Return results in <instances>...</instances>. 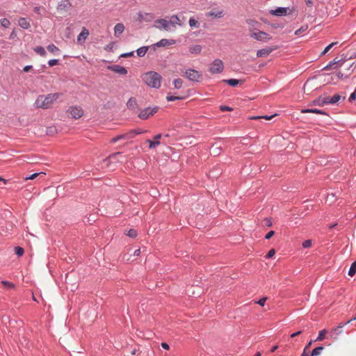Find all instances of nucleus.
Returning <instances> with one entry per match:
<instances>
[{"label": "nucleus", "instance_id": "nucleus-1", "mask_svg": "<svg viewBox=\"0 0 356 356\" xmlns=\"http://www.w3.org/2000/svg\"><path fill=\"white\" fill-rule=\"evenodd\" d=\"M60 96L61 94L59 92L40 95L37 97L33 105L36 108L48 109Z\"/></svg>", "mask_w": 356, "mask_h": 356}, {"label": "nucleus", "instance_id": "nucleus-2", "mask_svg": "<svg viewBox=\"0 0 356 356\" xmlns=\"http://www.w3.org/2000/svg\"><path fill=\"white\" fill-rule=\"evenodd\" d=\"M143 81L149 87L159 88L161 86V76L155 72H148L143 74Z\"/></svg>", "mask_w": 356, "mask_h": 356}, {"label": "nucleus", "instance_id": "nucleus-3", "mask_svg": "<svg viewBox=\"0 0 356 356\" xmlns=\"http://www.w3.org/2000/svg\"><path fill=\"white\" fill-rule=\"evenodd\" d=\"M293 4V0H289L285 7H279L275 10H270V13L275 16H286L295 12V8L291 6Z\"/></svg>", "mask_w": 356, "mask_h": 356}, {"label": "nucleus", "instance_id": "nucleus-4", "mask_svg": "<svg viewBox=\"0 0 356 356\" xmlns=\"http://www.w3.org/2000/svg\"><path fill=\"white\" fill-rule=\"evenodd\" d=\"M183 76L187 79L194 82H200L202 79V73L193 69L186 70L184 72Z\"/></svg>", "mask_w": 356, "mask_h": 356}, {"label": "nucleus", "instance_id": "nucleus-5", "mask_svg": "<svg viewBox=\"0 0 356 356\" xmlns=\"http://www.w3.org/2000/svg\"><path fill=\"white\" fill-rule=\"evenodd\" d=\"M250 35L251 38L263 42H267L272 39V36L270 35L261 31H255L254 30H251Z\"/></svg>", "mask_w": 356, "mask_h": 356}, {"label": "nucleus", "instance_id": "nucleus-6", "mask_svg": "<svg viewBox=\"0 0 356 356\" xmlns=\"http://www.w3.org/2000/svg\"><path fill=\"white\" fill-rule=\"evenodd\" d=\"M224 70V64L222 60L219 58L215 59L209 66V72L211 74H220Z\"/></svg>", "mask_w": 356, "mask_h": 356}, {"label": "nucleus", "instance_id": "nucleus-7", "mask_svg": "<svg viewBox=\"0 0 356 356\" xmlns=\"http://www.w3.org/2000/svg\"><path fill=\"white\" fill-rule=\"evenodd\" d=\"M67 113L74 119L77 120L81 118L83 114L84 111L81 106H71L68 108Z\"/></svg>", "mask_w": 356, "mask_h": 356}, {"label": "nucleus", "instance_id": "nucleus-8", "mask_svg": "<svg viewBox=\"0 0 356 356\" xmlns=\"http://www.w3.org/2000/svg\"><path fill=\"white\" fill-rule=\"evenodd\" d=\"M155 26L159 29H165V31L171 30V26L169 20L165 19H160L155 22Z\"/></svg>", "mask_w": 356, "mask_h": 356}, {"label": "nucleus", "instance_id": "nucleus-9", "mask_svg": "<svg viewBox=\"0 0 356 356\" xmlns=\"http://www.w3.org/2000/svg\"><path fill=\"white\" fill-rule=\"evenodd\" d=\"M157 111V108H146L143 110L139 114L138 117L140 119L145 120L147 119L149 116L153 115Z\"/></svg>", "mask_w": 356, "mask_h": 356}, {"label": "nucleus", "instance_id": "nucleus-10", "mask_svg": "<svg viewBox=\"0 0 356 356\" xmlns=\"http://www.w3.org/2000/svg\"><path fill=\"white\" fill-rule=\"evenodd\" d=\"M70 2L68 0H63L58 3L57 10L60 13H67L70 10Z\"/></svg>", "mask_w": 356, "mask_h": 356}, {"label": "nucleus", "instance_id": "nucleus-11", "mask_svg": "<svg viewBox=\"0 0 356 356\" xmlns=\"http://www.w3.org/2000/svg\"><path fill=\"white\" fill-rule=\"evenodd\" d=\"M275 49H276V48L273 47H268L264 49H259L257 51V56L259 58L266 57L270 54H271Z\"/></svg>", "mask_w": 356, "mask_h": 356}, {"label": "nucleus", "instance_id": "nucleus-12", "mask_svg": "<svg viewBox=\"0 0 356 356\" xmlns=\"http://www.w3.org/2000/svg\"><path fill=\"white\" fill-rule=\"evenodd\" d=\"M89 35V31L86 28H83L81 32L77 37V42L80 44L83 43Z\"/></svg>", "mask_w": 356, "mask_h": 356}, {"label": "nucleus", "instance_id": "nucleus-13", "mask_svg": "<svg viewBox=\"0 0 356 356\" xmlns=\"http://www.w3.org/2000/svg\"><path fill=\"white\" fill-rule=\"evenodd\" d=\"M18 24L19 26L24 29H29L31 27L30 19L25 17H20Z\"/></svg>", "mask_w": 356, "mask_h": 356}, {"label": "nucleus", "instance_id": "nucleus-14", "mask_svg": "<svg viewBox=\"0 0 356 356\" xmlns=\"http://www.w3.org/2000/svg\"><path fill=\"white\" fill-rule=\"evenodd\" d=\"M124 26L122 23H118L114 27V35L118 38L124 31Z\"/></svg>", "mask_w": 356, "mask_h": 356}, {"label": "nucleus", "instance_id": "nucleus-15", "mask_svg": "<svg viewBox=\"0 0 356 356\" xmlns=\"http://www.w3.org/2000/svg\"><path fill=\"white\" fill-rule=\"evenodd\" d=\"M188 49L191 54L198 55L201 53L202 47L200 44L191 45L188 47Z\"/></svg>", "mask_w": 356, "mask_h": 356}, {"label": "nucleus", "instance_id": "nucleus-16", "mask_svg": "<svg viewBox=\"0 0 356 356\" xmlns=\"http://www.w3.org/2000/svg\"><path fill=\"white\" fill-rule=\"evenodd\" d=\"M175 44V40L162 39L156 44V47H165Z\"/></svg>", "mask_w": 356, "mask_h": 356}, {"label": "nucleus", "instance_id": "nucleus-17", "mask_svg": "<svg viewBox=\"0 0 356 356\" xmlns=\"http://www.w3.org/2000/svg\"><path fill=\"white\" fill-rule=\"evenodd\" d=\"M169 22H170V24L171 28L172 27L175 28L177 25H179V26H181L182 25V24L181 22V20L179 19V18L177 15H172L170 18Z\"/></svg>", "mask_w": 356, "mask_h": 356}, {"label": "nucleus", "instance_id": "nucleus-18", "mask_svg": "<svg viewBox=\"0 0 356 356\" xmlns=\"http://www.w3.org/2000/svg\"><path fill=\"white\" fill-rule=\"evenodd\" d=\"M207 16L214 18H220L223 16V12L222 10H212L207 13Z\"/></svg>", "mask_w": 356, "mask_h": 356}, {"label": "nucleus", "instance_id": "nucleus-19", "mask_svg": "<svg viewBox=\"0 0 356 356\" xmlns=\"http://www.w3.org/2000/svg\"><path fill=\"white\" fill-rule=\"evenodd\" d=\"M161 134H157L156 136H154V141L147 140V143L149 144V148H154L157 145H159L160 144L159 139L161 138Z\"/></svg>", "mask_w": 356, "mask_h": 356}, {"label": "nucleus", "instance_id": "nucleus-20", "mask_svg": "<svg viewBox=\"0 0 356 356\" xmlns=\"http://www.w3.org/2000/svg\"><path fill=\"white\" fill-rule=\"evenodd\" d=\"M341 99H346V95L345 93H343V95L341 94H335L333 97H331V104H337Z\"/></svg>", "mask_w": 356, "mask_h": 356}, {"label": "nucleus", "instance_id": "nucleus-21", "mask_svg": "<svg viewBox=\"0 0 356 356\" xmlns=\"http://www.w3.org/2000/svg\"><path fill=\"white\" fill-rule=\"evenodd\" d=\"M127 106L129 109L135 110L137 108V102L136 98H130L127 103Z\"/></svg>", "mask_w": 356, "mask_h": 356}, {"label": "nucleus", "instance_id": "nucleus-22", "mask_svg": "<svg viewBox=\"0 0 356 356\" xmlns=\"http://www.w3.org/2000/svg\"><path fill=\"white\" fill-rule=\"evenodd\" d=\"M112 70L120 74H126L127 73V69L120 65H114Z\"/></svg>", "mask_w": 356, "mask_h": 356}, {"label": "nucleus", "instance_id": "nucleus-23", "mask_svg": "<svg viewBox=\"0 0 356 356\" xmlns=\"http://www.w3.org/2000/svg\"><path fill=\"white\" fill-rule=\"evenodd\" d=\"M1 284H2V286L5 289H6L8 290H14V289H15V285L13 282H8V281H6V280H3V281H1Z\"/></svg>", "mask_w": 356, "mask_h": 356}, {"label": "nucleus", "instance_id": "nucleus-24", "mask_svg": "<svg viewBox=\"0 0 356 356\" xmlns=\"http://www.w3.org/2000/svg\"><path fill=\"white\" fill-rule=\"evenodd\" d=\"M34 51L41 56H45L47 53L44 48L42 46H38L34 48Z\"/></svg>", "mask_w": 356, "mask_h": 356}, {"label": "nucleus", "instance_id": "nucleus-25", "mask_svg": "<svg viewBox=\"0 0 356 356\" xmlns=\"http://www.w3.org/2000/svg\"><path fill=\"white\" fill-rule=\"evenodd\" d=\"M47 48L49 51L54 54H58L60 52V49L53 44L48 45Z\"/></svg>", "mask_w": 356, "mask_h": 356}, {"label": "nucleus", "instance_id": "nucleus-26", "mask_svg": "<svg viewBox=\"0 0 356 356\" xmlns=\"http://www.w3.org/2000/svg\"><path fill=\"white\" fill-rule=\"evenodd\" d=\"M302 113H317V114H323V115H325L326 113L323 111H321V110H318V109H302L301 111Z\"/></svg>", "mask_w": 356, "mask_h": 356}, {"label": "nucleus", "instance_id": "nucleus-27", "mask_svg": "<svg viewBox=\"0 0 356 356\" xmlns=\"http://www.w3.org/2000/svg\"><path fill=\"white\" fill-rule=\"evenodd\" d=\"M0 24L1 26H3V28H9L11 23H10V21L9 19H8L7 18H1L0 19Z\"/></svg>", "mask_w": 356, "mask_h": 356}, {"label": "nucleus", "instance_id": "nucleus-28", "mask_svg": "<svg viewBox=\"0 0 356 356\" xmlns=\"http://www.w3.org/2000/svg\"><path fill=\"white\" fill-rule=\"evenodd\" d=\"M148 49V47H143L137 49V54L138 56L142 57L145 55L147 53V51Z\"/></svg>", "mask_w": 356, "mask_h": 356}, {"label": "nucleus", "instance_id": "nucleus-29", "mask_svg": "<svg viewBox=\"0 0 356 356\" xmlns=\"http://www.w3.org/2000/svg\"><path fill=\"white\" fill-rule=\"evenodd\" d=\"M323 346H318L316 348H314L312 353H311V356H318L321 351L323 350Z\"/></svg>", "mask_w": 356, "mask_h": 356}, {"label": "nucleus", "instance_id": "nucleus-30", "mask_svg": "<svg viewBox=\"0 0 356 356\" xmlns=\"http://www.w3.org/2000/svg\"><path fill=\"white\" fill-rule=\"evenodd\" d=\"M173 85L176 89H179L182 87L183 80L181 79H176L173 81Z\"/></svg>", "mask_w": 356, "mask_h": 356}, {"label": "nucleus", "instance_id": "nucleus-31", "mask_svg": "<svg viewBox=\"0 0 356 356\" xmlns=\"http://www.w3.org/2000/svg\"><path fill=\"white\" fill-rule=\"evenodd\" d=\"M223 81L233 87L236 86L239 83L238 80L234 79H227V80H224Z\"/></svg>", "mask_w": 356, "mask_h": 356}, {"label": "nucleus", "instance_id": "nucleus-32", "mask_svg": "<svg viewBox=\"0 0 356 356\" xmlns=\"http://www.w3.org/2000/svg\"><path fill=\"white\" fill-rule=\"evenodd\" d=\"M275 115H276V114L272 115L254 116V117H252L250 119H252V120L265 119V120H271L273 118H274Z\"/></svg>", "mask_w": 356, "mask_h": 356}, {"label": "nucleus", "instance_id": "nucleus-33", "mask_svg": "<svg viewBox=\"0 0 356 356\" xmlns=\"http://www.w3.org/2000/svg\"><path fill=\"white\" fill-rule=\"evenodd\" d=\"M356 273V261H354L349 269L348 275L351 277H353Z\"/></svg>", "mask_w": 356, "mask_h": 356}, {"label": "nucleus", "instance_id": "nucleus-34", "mask_svg": "<svg viewBox=\"0 0 356 356\" xmlns=\"http://www.w3.org/2000/svg\"><path fill=\"white\" fill-rule=\"evenodd\" d=\"M128 138V135L127 134H122V135H119L115 138H113L111 140V143H116L117 141L121 140V139H124V138Z\"/></svg>", "mask_w": 356, "mask_h": 356}, {"label": "nucleus", "instance_id": "nucleus-35", "mask_svg": "<svg viewBox=\"0 0 356 356\" xmlns=\"http://www.w3.org/2000/svg\"><path fill=\"white\" fill-rule=\"evenodd\" d=\"M188 24H189V26H190L191 27H192V28H193V27H194V28H198V27H199V26H200L199 22H198L196 19H193V18H191V19H189Z\"/></svg>", "mask_w": 356, "mask_h": 356}, {"label": "nucleus", "instance_id": "nucleus-36", "mask_svg": "<svg viewBox=\"0 0 356 356\" xmlns=\"http://www.w3.org/2000/svg\"><path fill=\"white\" fill-rule=\"evenodd\" d=\"M327 333L326 330H322L319 332L318 336L316 338V341H323L325 338V335Z\"/></svg>", "mask_w": 356, "mask_h": 356}, {"label": "nucleus", "instance_id": "nucleus-37", "mask_svg": "<svg viewBox=\"0 0 356 356\" xmlns=\"http://www.w3.org/2000/svg\"><path fill=\"white\" fill-rule=\"evenodd\" d=\"M321 99H322L323 106H324L325 104H331V101H330L331 97H329V96H321Z\"/></svg>", "mask_w": 356, "mask_h": 356}, {"label": "nucleus", "instance_id": "nucleus-38", "mask_svg": "<svg viewBox=\"0 0 356 356\" xmlns=\"http://www.w3.org/2000/svg\"><path fill=\"white\" fill-rule=\"evenodd\" d=\"M307 29H308L307 25L302 26L299 29H298L297 31H295V35H299L302 33H304L305 31H306Z\"/></svg>", "mask_w": 356, "mask_h": 356}, {"label": "nucleus", "instance_id": "nucleus-39", "mask_svg": "<svg viewBox=\"0 0 356 356\" xmlns=\"http://www.w3.org/2000/svg\"><path fill=\"white\" fill-rule=\"evenodd\" d=\"M15 252L17 256L21 257L24 254V250L22 248L17 246L15 248Z\"/></svg>", "mask_w": 356, "mask_h": 356}, {"label": "nucleus", "instance_id": "nucleus-40", "mask_svg": "<svg viewBox=\"0 0 356 356\" xmlns=\"http://www.w3.org/2000/svg\"><path fill=\"white\" fill-rule=\"evenodd\" d=\"M41 175L44 176L45 175V173H43V172L34 173V174L30 175L29 177H26L24 179L25 180H32Z\"/></svg>", "mask_w": 356, "mask_h": 356}, {"label": "nucleus", "instance_id": "nucleus-41", "mask_svg": "<svg viewBox=\"0 0 356 356\" xmlns=\"http://www.w3.org/2000/svg\"><path fill=\"white\" fill-rule=\"evenodd\" d=\"M126 234L129 237L135 238L137 236L138 233L136 230L131 229L127 232Z\"/></svg>", "mask_w": 356, "mask_h": 356}, {"label": "nucleus", "instance_id": "nucleus-42", "mask_svg": "<svg viewBox=\"0 0 356 356\" xmlns=\"http://www.w3.org/2000/svg\"><path fill=\"white\" fill-rule=\"evenodd\" d=\"M311 105H316V106H323V103H322V99H321V96L318 99L314 100L311 103Z\"/></svg>", "mask_w": 356, "mask_h": 356}, {"label": "nucleus", "instance_id": "nucleus-43", "mask_svg": "<svg viewBox=\"0 0 356 356\" xmlns=\"http://www.w3.org/2000/svg\"><path fill=\"white\" fill-rule=\"evenodd\" d=\"M337 43H338L337 42H332L331 44H330L329 45H327V46L325 48V49H324V51H323L322 54H323V55H324V54H325L326 53H327V52L330 51V49L332 47H334V45H336Z\"/></svg>", "mask_w": 356, "mask_h": 356}, {"label": "nucleus", "instance_id": "nucleus-44", "mask_svg": "<svg viewBox=\"0 0 356 356\" xmlns=\"http://www.w3.org/2000/svg\"><path fill=\"white\" fill-rule=\"evenodd\" d=\"M344 326V324L340 323L339 326L334 328L332 331L336 333V334H339L342 332L341 328Z\"/></svg>", "mask_w": 356, "mask_h": 356}, {"label": "nucleus", "instance_id": "nucleus-45", "mask_svg": "<svg viewBox=\"0 0 356 356\" xmlns=\"http://www.w3.org/2000/svg\"><path fill=\"white\" fill-rule=\"evenodd\" d=\"M312 245V240H306L303 243H302V247L304 248H310Z\"/></svg>", "mask_w": 356, "mask_h": 356}, {"label": "nucleus", "instance_id": "nucleus-46", "mask_svg": "<svg viewBox=\"0 0 356 356\" xmlns=\"http://www.w3.org/2000/svg\"><path fill=\"white\" fill-rule=\"evenodd\" d=\"M167 100L169 102L175 101L177 99H181L182 97H177V96H173V95H168L166 97Z\"/></svg>", "mask_w": 356, "mask_h": 356}, {"label": "nucleus", "instance_id": "nucleus-47", "mask_svg": "<svg viewBox=\"0 0 356 356\" xmlns=\"http://www.w3.org/2000/svg\"><path fill=\"white\" fill-rule=\"evenodd\" d=\"M275 250L274 249H271V250H270L268 251V252L267 253L266 257L267 259H269V258L273 257L275 255Z\"/></svg>", "mask_w": 356, "mask_h": 356}, {"label": "nucleus", "instance_id": "nucleus-48", "mask_svg": "<svg viewBox=\"0 0 356 356\" xmlns=\"http://www.w3.org/2000/svg\"><path fill=\"white\" fill-rule=\"evenodd\" d=\"M58 63V60L57 59H52L49 60L48 62V64L50 67H53Z\"/></svg>", "mask_w": 356, "mask_h": 356}, {"label": "nucleus", "instance_id": "nucleus-49", "mask_svg": "<svg viewBox=\"0 0 356 356\" xmlns=\"http://www.w3.org/2000/svg\"><path fill=\"white\" fill-rule=\"evenodd\" d=\"M115 43L114 42H110L108 44H107L104 49L106 51H111L113 48L114 47Z\"/></svg>", "mask_w": 356, "mask_h": 356}, {"label": "nucleus", "instance_id": "nucleus-50", "mask_svg": "<svg viewBox=\"0 0 356 356\" xmlns=\"http://www.w3.org/2000/svg\"><path fill=\"white\" fill-rule=\"evenodd\" d=\"M220 109L221 111H231L233 110L232 108L227 106H220Z\"/></svg>", "mask_w": 356, "mask_h": 356}, {"label": "nucleus", "instance_id": "nucleus-51", "mask_svg": "<svg viewBox=\"0 0 356 356\" xmlns=\"http://www.w3.org/2000/svg\"><path fill=\"white\" fill-rule=\"evenodd\" d=\"M120 154V152H117V153H115V154H113L111 155H110L108 157H107L106 159H104V162H108L110 159H113L115 158L116 156Z\"/></svg>", "mask_w": 356, "mask_h": 356}, {"label": "nucleus", "instance_id": "nucleus-52", "mask_svg": "<svg viewBox=\"0 0 356 356\" xmlns=\"http://www.w3.org/2000/svg\"><path fill=\"white\" fill-rule=\"evenodd\" d=\"M355 99H356V88H355V91L350 95V96L349 97V101L351 102V101H353Z\"/></svg>", "mask_w": 356, "mask_h": 356}, {"label": "nucleus", "instance_id": "nucleus-53", "mask_svg": "<svg viewBox=\"0 0 356 356\" xmlns=\"http://www.w3.org/2000/svg\"><path fill=\"white\" fill-rule=\"evenodd\" d=\"M266 300H267V298H266V297H264V298H263L260 299V300L257 302V303H258L259 305H261V306H264V304H265V302H266Z\"/></svg>", "mask_w": 356, "mask_h": 356}, {"label": "nucleus", "instance_id": "nucleus-54", "mask_svg": "<svg viewBox=\"0 0 356 356\" xmlns=\"http://www.w3.org/2000/svg\"><path fill=\"white\" fill-rule=\"evenodd\" d=\"M275 234L274 231H270L265 236L266 239H270Z\"/></svg>", "mask_w": 356, "mask_h": 356}, {"label": "nucleus", "instance_id": "nucleus-55", "mask_svg": "<svg viewBox=\"0 0 356 356\" xmlns=\"http://www.w3.org/2000/svg\"><path fill=\"white\" fill-rule=\"evenodd\" d=\"M32 67H32L31 65H26V66H25V67H24V70H24V72H29V71L32 69Z\"/></svg>", "mask_w": 356, "mask_h": 356}, {"label": "nucleus", "instance_id": "nucleus-56", "mask_svg": "<svg viewBox=\"0 0 356 356\" xmlns=\"http://www.w3.org/2000/svg\"><path fill=\"white\" fill-rule=\"evenodd\" d=\"M265 222L267 226L270 227L272 225V221L270 218H266Z\"/></svg>", "mask_w": 356, "mask_h": 356}, {"label": "nucleus", "instance_id": "nucleus-57", "mask_svg": "<svg viewBox=\"0 0 356 356\" xmlns=\"http://www.w3.org/2000/svg\"><path fill=\"white\" fill-rule=\"evenodd\" d=\"M161 346H162L163 348H164L165 350H168L169 348H170L169 345L168 343H164V342L161 343Z\"/></svg>", "mask_w": 356, "mask_h": 356}, {"label": "nucleus", "instance_id": "nucleus-58", "mask_svg": "<svg viewBox=\"0 0 356 356\" xmlns=\"http://www.w3.org/2000/svg\"><path fill=\"white\" fill-rule=\"evenodd\" d=\"M133 55H134V52L132 51L130 53L124 54L121 55V56L125 58V57H128V56H131Z\"/></svg>", "mask_w": 356, "mask_h": 356}, {"label": "nucleus", "instance_id": "nucleus-59", "mask_svg": "<svg viewBox=\"0 0 356 356\" xmlns=\"http://www.w3.org/2000/svg\"><path fill=\"white\" fill-rule=\"evenodd\" d=\"M302 333L301 331H298L295 333H293L291 335V337H297L298 335H300V334Z\"/></svg>", "mask_w": 356, "mask_h": 356}, {"label": "nucleus", "instance_id": "nucleus-60", "mask_svg": "<svg viewBox=\"0 0 356 356\" xmlns=\"http://www.w3.org/2000/svg\"><path fill=\"white\" fill-rule=\"evenodd\" d=\"M16 36V32L15 30L12 31V33L10 35V38H14Z\"/></svg>", "mask_w": 356, "mask_h": 356}, {"label": "nucleus", "instance_id": "nucleus-61", "mask_svg": "<svg viewBox=\"0 0 356 356\" xmlns=\"http://www.w3.org/2000/svg\"><path fill=\"white\" fill-rule=\"evenodd\" d=\"M306 4L309 6H311L313 4V2L312 0H305Z\"/></svg>", "mask_w": 356, "mask_h": 356}, {"label": "nucleus", "instance_id": "nucleus-62", "mask_svg": "<svg viewBox=\"0 0 356 356\" xmlns=\"http://www.w3.org/2000/svg\"><path fill=\"white\" fill-rule=\"evenodd\" d=\"M34 11L38 14H40V7H35Z\"/></svg>", "mask_w": 356, "mask_h": 356}, {"label": "nucleus", "instance_id": "nucleus-63", "mask_svg": "<svg viewBox=\"0 0 356 356\" xmlns=\"http://www.w3.org/2000/svg\"><path fill=\"white\" fill-rule=\"evenodd\" d=\"M140 254V249H137V250H136L134 251V255L138 256Z\"/></svg>", "mask_w": 356, "mask_h": 356}, {"label": "nucleus", "instance_id": "nucleus-64", "mask_svg": "<svg viewBox=\"0 0 356 356\" xmlns=\"http://www.w3.org/2000/svg\"><path fill=\"white\" fill-rule=\"evenodd\" d=\"M277 348H278V346H273V347L271 348L270 352H271V353H274V352L277 349Z\"/></svg>", "mask_w": 356, "mask_h": 356}]
</instances>
